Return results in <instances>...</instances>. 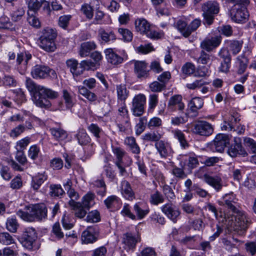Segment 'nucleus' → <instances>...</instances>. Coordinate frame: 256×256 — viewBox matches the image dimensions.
<instances>
[{
    "instance_id": "1",
    "label": "nucleus",
    "mask_w": 256,
    "mask_h": 256,
    "mask_svg": "<svg viewBox=\"0 0 256 256\" xmlns=\"http://www.w3.org/2000/svg\"><path fill=\"white\" fill-rule=\"evenodd\" d=\"M26 87L32 94V100L38 106L50 108L52 104L48 99L54 100L58 96V93L50 88L36 84L31 78H26Z\"/></svg>"
},
{
    "instance_id": "2",
    "label": "nucleus",
    "mask_w": 256,
    "mask_h": 256,
    "mask_svg": "<svg viewBox=\"0 0 256 256\" xmlns=\"http://www.w3.org/2000/svg\"><path fill=\"white\" fill-rule=\"evenodd\" d=\"M27 211L18 210L16 214L23 220L29 222H44L48 218V208L43 204H32L26 208Z\"/></svg>"
},
{
    "instance_id": "3",
    "label": "nucleus",
    "mask_w": 256,
    "mask_h": 256,
    "mask_svg": "<svg viewBox=\"0 0 256 256\" xmlns=\"http://www.w3.org/2000/svg\"><path fill=\"white\" fill-rule=\"evenodd\" d=\"M56 34L51 28H46L42 32L38 42L39 46L46 52H54L56 48L55 40Z\"/></svg>"
},
{
    "instance_id": "4",
    "label": "nucleus",
    "mask_w": 256,
    "mask_h": 256,
    "mask_svg": "<svg viewBox=\"0 0 256 256\" xmlns=\"http://www.w3.org/2000/svg\"><path fill=\"white\" fill-rule=\"evenodd\" d=\"M202 8L206 22L208 25L212 24L214 22V15L219 12L218 4L216 1H208L202 4Z\"/></svg>"
},
{
    "instance_id": "5",
    "label": "nucleus",
    "mask_w": 256,
    "mask_h": 256,
    "mask_svg": "<svg viewBox=\"0 0 256 256\" xmlns=\"http://www.w3.org/2000/svg\"><path fill=\"white\" fill-rule=\"evenodd\" d=\"M31 74L33 78L36 79H44L48 77L54 78L57 77L54 70L47 66L40 64H37L33 67Z\"/></svg>"
},
{
    "instance_id": "6",
    "label": "nucleus",
    "mask_w": 256,
    "mask_h": 256,
    "mask_svg": "<svg viewBox=\"0 0 256 256\" xmlns=\"http://www.w3.org/2000/svg\"><path fill=\"white\" fill-rule=\"evenodd\" d=\"M246 6H235L230 11L232 20L237 23H245L249 18V14Z\"/></svg>"
},
{
    "instance_id": "7",
    "label": "nucleus",
    "mask_w": 256,
    "mask_h": 256,
    "mask_svg": "<svg viewBox=\"0 0 256 256\" xmlns=\"http://www.w3.org/2000/svg\"><path fill=\"white\" fill-rule=\"evenodd\" d=\"M36 238L37 234L34 228H27L24 230L20 240L23 246L28 250H32Z\"/></svg>"
},
{
    "instance_id": "8",
    "label": "nucleus",
    "mask_w": 256,
    "mask_h": 256,
    "mask_svg": "<svg viewBox=\"0 0 256 256\" xmlns=\"http://www.w3.org/2000/svg\"><path fill=\"white\" fill-rule=\"evenodd\" d=\"M140 241V236L137 232H128L122 235V242L124 244V248L126 251H133L136 244Z\"/></svg>"
},
{
    "instance_id": "9",
    "label": "nucleus",
    "mask_w": 256,
    "mask_h": 256,
    "mask_svg": "<svg viewBox=\"0 0 256 256\" xmlns=\"http://www.w3.org/2000/svg\"><path fill=\"white\" fill-rule=\"evenodd\" d=\"M146 103V96L142 94L136 95L132 100V112L134 116H140L144 112V106Z\"/></svg>"
},
{
    "instance_id": "10",
    "label": "nucleus",
    "mask_w": 256,
    "mask_h": 256,
    "mask_svg": "<svg viewBox=\"0 0 256 256\" xmlns=\"http://www.w3.org/2000/svg\"><path fill=\"white\" fill-rule=\"evenodd\" d=\"M238 198L233 192L224 194L218 201L219 205L224 206L233 212H237Z\"/></svg>"
},
{
    "instance_id": "11",
    "label": "nucleus",
    "mask_w": 256,
    "mask_h": 256,
    "mask_svg": "<svg viewBox=\"0 0 256 256\" xmlns=\"http://www.w3.org/2000/svg\"><path fill=\"white\" fill-rule=\"evenodd\" d=\"M218 56L222 59L219 67V71L222 72H228L230 67L232 60L229 50L226 48H222L218 52Z\"/></svg>"
},
{
    "instance_id": "12",
    "label": "nucleus",
    "mask_w": 256,
    "mask_h": 256,
    "mask_svg": "<svg viewBox=\"0 0 256 256\" xmlns=\"http://www.w3.org/2000/svg\"><path fill=\"white\" fill-rule=\"evenodd\" d=\"M235 213L236 214L235 216V222H234V230H246L250 222V218L246 213L242 212H239L238 210H237V212Z\"/></svg>"
},
{
    "instance_id": "13",
    "label": "nucleus",
    "mask_w": 256,
    "mask_h": 256,
    "mask_svg": "<svg viewBox=\"0 0 256 256\" xmlns=\"http://www.w3.org/2000/svg\"><path fill=\"white\" fill-rule=\"evenodd\" d=\"M132 62L134 66V72L138 78L146 79L149 77L148 64L145 61L134 60Z\"/></svg>"
},
{
    "instance_id": "14",
    "label": "nucleus",
    "mask_w": 256,
    "mask_h": 256,
    "mask_svg": "<svg viewBox=\"0 0 256 256\" xmlns=\"http://www.w3.org/2000/svg\"><path fill=\"white\" fill-rule=\"evenodd\" d=\"M162 212L174 223L176 222L180 212L179 209L172 203H167L160 208Z\"/></svg>"
},
{
    "instance_id": "15",
    "label": "nucleus",
    "mask_w": 256,
    "mask_h": 256,
    "mask_svg": "<svg viewBox=\"0 0 256 256\" xmlns=\"http://www.w3.org/2000/svg\"><path fill=\"white\" fill-rule=\"evenodd\" d=\"M98 232L96 226H88L82 234V244H92L98 240Z\"/></svg>"
},
{
    "instance_id": "16",
    "label": "nucleus",
    "mask_w": 256,
    "mask_h": 256,
    "mask_svg": "<svg viewBox=\"0 0 256 256\" xmlns=\"http://www.w3.org/2000/svg\"><path fill=\"white\" fill-rule=\"evenodd\" d=\"M222 38L220 36L212 37L210 38H206L200 44V48L202 50L210 52L217 48L221 43Z\"/></svg>"
},
{
    "instance_id": "17",
    "label": "nucleus",
    "mask_w": 256,
    "mask_h": 256,
    "mask_svg": "<svg viewBox=\"0 0 256 256\" xmlns=\"http://www.w3.org/2000/svg\"><path fill=\"white\" fill-rule=\"evenodd\" d=\"M104 54L108 62L114 65L120 64L124 60L127 59V56L124 54L122 56H120L111 48L106 49Z\"/></svg>"
},
{
    "instance_id": "18",
    "label": "nucleus",
    "mask_w": 256,
    "mask_h": 256,
    "mask_svg": "<svg viewBox=\"0 0 256 256\" xmlns=\"http://www.w3.org/2000/svg\"><path fill=\"white\" fill-rule=\"evenodd\" d=\"M182 97L180 94H175L170 97L168 104V108L170 112L179 110L182 112L184 108Z\"/></svg>"
},
{
    "instance_id": "19",
    "label": "nucleus",
    "mask_w": 256,
    "mask_h": 256,
    "mask_svg": "<svg viewBox=\"0 0 256 256\" xmlns=\"http://www.w3.org/2000/svg\"><path fill=\"white\" fill-rule=\"evenodd\" d=\"M231 136L226 134H220L216 136L214 141V146L216 152H222L230 144Z\"/></svg>"
},
{
    "instance_id": "20",
    "label": "nucleus",
    "mask_w": 256,
    "mask_h": 256,
    "mask_svg": "<svg viewBox=\"0 0 256 256\" xmlns=\"http://www.w3.org/2000/svg\"><path fill=\"white\" fill-rule=\"evenodd\" d=\"M228 154L232 158H235L238 156L245 157L248 156V152L242 146L241 142L234 140V143L228 150Z\"/></svg>"
},
{
    "instance_id": "21",
    "label": "nucleus",
    "mask_w": 256,
    "mask_h": 256,
    "mask_svg": "<svg viewBox=\"0 0 256 256\" xmlns=\"http://www.w3.org/2000/svg\"><path fill=\"white\" fill-rule=\"evenodd\" d=\"M44 5V9L46 10L50 14V2L46 0H29L28 8L29 12H32L36 14Z\"/></svg>"
},
{
    "instance_id": "22",
    "label": "nucleus",
    "mask_w": 256,
    "mask_h": 256,
    "mask_svg": "<svg viewBox=\"0 0 256 256\" xmlns=\"http://www.w3.org/2000/svg\"><path fill=\"white\" fill-rule=\"evenodd\" d=\"M204 182L212 187L216 192L222 190L223 184L221 178L218 176H211L208 174L204 175Z\"/></svg>"
},
{
    "instance_id": "23",
    "label": "nucleus",
    "mask_w": 256,
    "mask_h": 256,
    "mask_svg": "<svg viewBox=\"0 0 256 256\" xmlns=\"http://www.w3.org/2000/svg\"><path fill=\"white\" fill-rule=\"evenodd\" d=\"M154 146L162 158H166L172 152V148L168 142L160 140L155 143Z\"/></svg>"
},
{
    "instance_id": "24",
    "label": "nucleus",
    "mask_w": 256,
    "mask_h": 256,
    "mask_svg": "<svg viewBox=\"0 0 256 256\" xmlns=\"http://www.w3.org/2000/svg\"><path fill=\"white\" fill-rule=\"evenodd\" d=\"M120 192L122 196L129 200H132L135 198V194L132 190L130 182L126 180H122L120 184Z\"/></svg>"
},
{
    "instance_id": "25",
    "label": "nucleus",
    "mask_w": 256,
    "mask_h": 256,
    "mask_svg": "<svg viewBox=\"0 0 256 256\" xmlns=\"http://www.w3.org/2000/svg\"><path fill=\"white\" fill-rule=\"evenodd\" d=\"M98 36L100 37V41L102 44L109 43L114 42L116 39V35L114 32L110 29L100 28L98 31Z\"/></svg>"
},
{
    "instance_id": "26",
    "label": "nucleus",
    "mask_w": 256,
    "mask_h": 256,
    "mask_svg": "<svg viewBox=\"0 0 256 256\" xmlns=\"http://www.w3.org/2000/svg\"><path fill=\"white\" fill-rule=\"evenodd\" d=\"M204 105L203 100L198 97L193 98L189 102L188 106L190 109L188 110V114L192 113V116H196L198 114V110L200 109Z\"/></svg>"
},
{
    "instance_id": "27",
    "label": "nucleus",
    "mask_w": 256,
    "mask_h": 256,
    "mask_svg": "<svg viewBox=\"0 0 256 256\" xmlns=\"http://www.w3.org/2000/svg\"><path fill=\"white\" fill-rule=\"evenodd\" d=\"M104 204L106 208L110 211L114 212L118 210L120 206V200L115 195L108 196L104 200Z\"/></svg>"
},
{
    "instance_id": "28",
    "label": "nucleus",
    "mask_w": 256,
    "mask_h": 256,
    "mask_svg": "<svg viewBox=\"0 0 256 256\" xmlns=\"http://www.w3.org/2000/svg\"><path fill=\"white\" fill-rule=\"evenodd\" d=\"M68 204L72 207L74 210V215L76 218H82L86 216L87 213L86 208H85L81 203L69 201Z\"/></svg>"
},
{
    "instance_id": "29",
    "label": "nucleus",
    "mask_w": 256,
    "mask_h": 256,
    "mask_svg": "<svg viewBox=\"0 0 256 256\" xmlns=\"http://www.w3.org/2000/svg\"><path fill=\"white\" fill-rule=\"evenodd\" d=\"M96 45L94 42H86L81 44L79 50V55L82 58L86 57L88 56L90 52L95 50Z\"/></svg>"
},
{
    "instance_id": "30",
    "label": "nucleus",
    "mask_w": 256,
    "mask_h": 256,
    "mask_svg": "<svg viewBox=\"0 0 256 256\" xmlns=\"http://www.w3.org/2000/svg\"><path fill=\"white\" fill-rule=\"evenodd\" d=\"M134 25L135 28L137 32L145 35L150 27V23L144 18H137L135 20Z\"/></svg>"
},
{
    "instance_id": "31",
    "label": "nucleus",
    "mask_w": 256,
    "mask_h": 256,
    "mask_svg": "<svg viewBox=\"0 0 256 256\" xmlns=\"http://www.w3.org/2000/svg\"><path fill=\"white\" fill-rule=\"evenodd\" d=\"M118 114L123 118V121L120 124L119 128H126L130 126L129 118L128 117V111L126 108L125 102H122V105L118 109Z\"/></svg>"
},
{
    "instance_id": "32",
    "label": "nucleus",
    "mask_w": 256,
    "mask_h": 256,
    "mask_svg": "<svg viewBox=\"0 0 256 256\" xmlns=\"http://www.w3.org/2000/svg\"><path fill=\"white\" fill-rule=\"evenodd\" d=\"M134 210L138 220L144 218L150 212L148 207L145 204L137 202L134 206Z\"/></svg>"
},
{
    "instance_id": "33",
    "label": "nucleus",
    "mask_w": 256,
    "mask_h": 256,
    "mask_svg": "<svg viewBox=\"0 0 256 256\" xmlns=\"http://www.w3.org/2000/svg\"><path fill=\"white\" fill-rule=\"evenodd\" d=\"M45 172L38 173L32 178L31 186L35 190H38L42 184L47 180Z\"/></svg>"
},
{
    "instance_id": "34",
    "label": "nucleus",
    "mask_w": 256,
    "mask_h": 256,
    "mask_svg": "<svg viewBox=\"0 0 256 256\" xmlns=\"http://www.w3.org/2000/svg\"><path fill=\"white\" fill-rule=\"evenodd\" d=\"M66 64L74 76H78L82 74L80 64V63L78 64L77 60L72 58L70 59L66 60Z\"/></svg>"
},
{
    "instance_id": "35",
    "label": "nucleus",
    "mask_w": 256,
    "mask_h": 256,
    "mask_svg": "<svg viewBox=\"0 0 256 256\" xmlns=\"http://www.w3.org/2000/svg\"><path fill=\"white\" fill-rule=\"evenodd\" d=\"M91 184L94 188H96L98 189L96 190L97 194L102 197L104 196L106 193V184L103 179H98L92 182Z\"/></svg>"
},
{
    "instance_id": "36",
    "label": "nucleus",
    "mask_w": 256,
    "mask_h": 256,
    "mask_svg": "<svg viewBox=\"0 0 256 256\" xmlns=\"http://www.w3.org/2000/svg\"><path fill=\"white\" fill-rule=\"evenodd\" d=\"M78 92L85 97L88 101L94 102L96 100L97 96L96 94L90 92L84 86H80L78 87Z\"/></svg>"
},
{
    "instance_id": "37",
    "label": "nucleus",
    "mask_w": 256,
    "mask_h": 256,
    "mask_svg": "<svg viewBox=\"0 0 256 256\" xmlns=\"http://www.w3.org/2000/svg\"><path fill=\"white\" fill-rule=\"evenodd\" d=\"M116 94L118 101L125 102L128 96L129 91L125 85L119 84L116 86Z\"/></svg>"
},
{
    "instance_id": "38",
    "label": "nucleus",
    "mask_w": 256,
    "mask_h": 256,
    "mask_svg": "<svg viewBox=\"0 0 256 256\" xmlns=\"http://www.w3.org/2000/svg\"><path fill=\"white\" fill-rule=\"evenodd\" d=\"M164 202L163 194L158 190L154 191L150 195V202L152 204L158 206Z\"/></svg>"
},
{
    "instance_id": "39",
    "label": "nucleus",
    "mask_w": 256,
    "mask_h": 256,
    "mask_svg": "<svg viewBox=\"0 0 256 256\" xmlns=\"http://www.w3.org/2000/svg\"><path fill=\"white\" fill-rule=\"evenodd\" d=\"M124 144L128 146L130 151L133 153L138 154L140 152V148L136 143L134 137L129 136L126 138L124 140Z\"/></svg>"
},
{
    "instance_id": "40",
    "label": "nucleus",
    "mask_w": 256,
    "mask_h": 256,
    "mask_svg": "<svg viewBox=\"0 0 256 256\" xmlns=\"http://www.w3.org/2000/svg\"><path fill=\"white\" fill-rule=\"evenodd\" d=\"M32 58V54L28 51L22 50L17 54L16 62L20 64L24 61V64L26 66Z\"/></svg>"
},
{
    "instance_id": "41",
    "label": "nucleus",
    "mask_w": 256,
    "mask_h": 256,
    "mask_svg": "<svg viewBox=\"0 0 256 256\" xmlns=\"http://www.w3.org/2000/svg\"><path fill=\"white\" fill-rule=\"evenodd\" d=\"M64 193V191L60 184H52L50 186L49 194L51 196L60 197Z\"/></svg>"
},
{
    "instance_id": "42",
    "label": "nucleus",
    "mask_w": 256,
    "mask_h": 256,
    "mask_svg": "<svg viewBox=\"0 0 256 256\" xmlns=\"http://www.w3.org/2000/svg\"><path fill=\"white\" fill-rule=\"evenodd\" d=\"M176 26L184 37L188 38L190 36L188 26L186 22L182 20H178L176 23Z\"/></svg>"
},
{
    "instance_id": "43",
    "label": "nucleus",
    "mask_w": 256,
    "mask_h": 256,
    "mask_svg": "<svg viewBox=\"0 0 256 256\" xmlns=\"http://www.w3.org/2000/svg\"><path fill=\"white\" fill-rule=\"evenodd\" d=\"M162 134L158 131H154L148 132L142 136L143 140L147 141L158 142L162 138Z\"/></svg>"
},
{
    "instance_id": "44",
    "label": "nucleus",
    "mask_w": 256,
    "mask_h": 256,
    "mask_svg": "<svg viewBox=\"0 0 256 256\" xmlns=\"http://www.w3.org/2000/svg\"><path fill=\"white\" fill-rule=\"evenodd\" d=\"M54 138L58 140H63L67 137V132L64 129H50Z\"/></svg>"
},
{
    "instance_id": "45",
    "label": "nucleus",
    "mask_w": 256,
    "mask_h": 256,
    "mask_svg": "<svg viewBox=\"0 0 256 256\" xmlns=\"http://www.w3.org/2000/svg\"><path fill=\"white\" fill-rule=\"evenodd\" d=\"M81 70H82V74L84 70H95L98 68V65L96 63L92 62L91 60H83L80 62Z\"/></svg>"
},
{
    "instance_id": "46",
    "label": "nucleus",
    "mask_w": 256,
    "mask_h": 256,
    "mask_svg": "<svg viewBox=\"0 0 256 256\" xmlns=\"http://www.w3.org/2000/svg\"><path fill=\"white\" fill-rule=\"evenodd\" d=\"M94 197V194L91 192H88L83 197L82 204L86 208L87 210L93 205Z\"/></svg>"
},
{
    "instance_id": "47",
    "label": "nucleus",
    "mask_w": 256,
    "mask_h": 256,
    "mask_svg": "<svg viewBox=\"0 0 256 256\" xmlns=\"http://www.w3.org/2000/svg\"><path fill=\"white\" fill-rule=\"evenodd\" d=\"M6 122H20L23 120V117L22 116L15 112L8 111L6 112Z\"/></svg>"
},
{
    "instance_id": "48",
    "label": "nucleus",
    "mask_w": 256,
    "mask_h": 256,
    "mask_svg": "<svg viewBox=\"0 0 256 256\" xmlns=\"http://www.w3.org/2000/svg\"><path fill=\"white\" fill-rule=\"evenodd\" d=\"M174 138L179 141L182 148L185 149L188 147L189 144L186 140L184 135L180 130H174Z\"/></svg>"
},
{
    "instance_id": "49",
    "label": "nucleus",
    "mask_w": 256,
    "mask_h": 256,
    "mask_svg": "<svg viewBox=\"0 0 256 256\" xmlns=\"http://www.w3.org/2000/svg\"><path fill=\"white\" fill-rule=\"evenodd\" d=\"M6 225L7 230L12 232H16L18 227L17 220L14 217L8 218Z\"/></svg>"
},
{
    "instance_id": "50",
    "label": "nucleus",
    "mask_w": 256,
    "mask_h": 256,
    "mask_svg": "<svg viewBox=\"0 0 256 256\" xmlns=\"http://www.w3.org/2000/svg\"><path fill=\"white\" fill-rule=\"evenodd\" d=\"M100 220V214L96 210H92L88 214L85 220L88 222H97Z\"/></svg>"
},
{
    "instance_id": "51",
    "label": "nucleus",
    "mask_w": 256,
    "mask_h": 256,
    "mask_svg": "<svg viewBox=\"0 0 256 256\" xmlns=\"http://www.w3.org/2000/svg\"><path fill=\"white\" fill-rule=\"evenodd\" d=\"M118 32L122 36L124 41L130 42L132 40L133 34L130 30L127 28H119Z\"/></svg>"
},
{
    "instance_id": "52",
    "label": "nucleus",
    "mask_w": 256,
    "mask_h": 256,
    "mask_svg": "<svg viewBox=\"0 0 256 256\" xmlns=\"http://www.w3.org/2000/svg\"><path fill=\"white\" fill-rule=\"evenodd\" d=\"M14 242V240L10 234L6 232L0 233V243L5 245H10Z\"/></svg>"
},
{
    "instance_id": "53",
    "label": "nucleus",
    "mask_w": 256,
    "mask_h": 256,
    "mask_svg": "<svg viewBox=\"0 0 256 256\" xmlns=\"http://www.w3.org/2000/svg\"><path fill=\"white\" fill-rule=\"evenodd\" d=\"M80 11L85 15L86 18L89 20L92 19L94 16V9L92 7L88 4H82L80 8Z\"/></svg>"
},
{
    "instance_id": "54",
    "label": "nucleus",
    "mask_w": 256,
    "mask_h": 256,
    "mask_svg": "<svg viewBox=\"0 0 256 256\" xmlns=\"http://www.w3.org/2000/svg\"><path fill=\"white\" fill-rule=\"evenodd\" d=\"M112 152L116 157L114 162H123V158L126 154V151L120 147L112 146Z\"/></svg>"
},
{
    "instance_id": "55",
    "label": "nucleus",
    "mask_w": 256,
    "mask_h": 256,
    "mask_svg": "<svg viewBox=\"0 0 256 256\" xmlns=\"http://www.w3.org/2000/svg\"><path fill=\"white\" fill-rule=\"evenodd\" d=\"M242 45V42L232 40L230 42V49L234 55H236L240 51Z\"/></svg>"
},
{
    "instance_id": "56",
    "label": "nucleus",
    "mask_w": 256,
    "mask_h": 256,
    "mask_svg": "<svg viewBox=\"0 0 256 256\" xmlns=\"http://www.w3.org/2000/svg\"><path fill=\"white\" fill-rule=\"evenodd\" d=\"M62 98L68 108H70L73 106L74 100L72 96L66 90H62Z\"/></svg>"
},
{
    "instance_id": "57",
    "label": "nucleus",
    "mask_w": 256,
    "mask_h": 256,
    "mask_svg": "<svg viewBox=\"0 0 256 256\" xmlns=\"http://www.w3.org/2000/svg\"><path fill=\"white\" fill-rule=\"evenodd\" d=\"M134 158L136 160V164L138 166L140 172L145 176H147V168L143 160L140 158L138 155L135 156Z\"/></svg>"
},
{
    "instance_id": "58",
    "label": "nucleus",
    "mask_w": 256,
    "mask_h": 256,
    "mask_svg": "<svg viewBox=\"0 0 256 256\" xmlns=\"http://www.w3.org/2000/svg\"><path fill=\"white\" fill-rule=\"evenodd\" d=\"M196 70L195 66L191 62H186L182 68V73L185 75L190 76Z\"/></svg>"
},
{
    "instance_id": "59",
    "label": "nucleus",
    "mask_w": 256,
    "mask_h": 256,
    "mask_svg": "<svg viewBox=\"0 0 256 256\" xmlns=\"http://www.w3.org/2000/svg\"><path fill=\"white\" fill-rule=\"evenodd\" d=\"M3 84L4 86L14 87L16 86V80L13 76L5 74L2 79Z\"/></svg>"
},
{
    "instance_id": "60",
    "label": "nucleus",
    "mask_w": 256,
    "mask_h": 256,
    "mask_svg": "<svg viewBox=\"0 0 256 256\" xmlns=\"http://www.w3.org/2000/svg\"><path fill=\"white\" fill-rule=\"evenodd\" d=\"M77 138L79 144L81 145L86 144L90 141V138L84 132V129H81L77 134Z\"/></svg>"
},
{
    "instance_id": "61",
    "label": "nucleus",
    "mask_w": 256,
    "mask_h": 256,
    "mask_svg": "<svg viewBox=\"0 0 256 256\" xmlns=\"http://www.w3.org/2000/svg\"><path fill=\"white\" fill-rule=\"evenodd\" d=\"M163 193L168 200L171 202L175 198V194L172 188L168 185H164L163 186Z\"/></svg>"
},
{
    "instance_id": "62",
    "label": "nucleus",
    "mask_w": 256,
    "mask_h": 256,
    "mask_svg": "<svg viewBox=\"0 0 256 256\" xmlns=\"http://www.w3.org/2000/svg\"><path fill=\"white\" fill-rule=\"evenodd\" d=\"M120 214L124 216H127L130 218L135 220L136 216L132 214L130 210V206L128 204H124Z\"/></svg>"
},
{
    "instance_id": "63",
    "label": "nucleus",
    "mask_w": 256,
    "mask_h": 256,
    "mask_svg": "<svg viewBox=\"0 0 256 256\" xmlns=\"http://www.w3.org/2000/svg\"><path fill=\"white\" fill-rule=\"evenodd\" d=\"M211 61V55L204 50H202L198 59V62L203 64H207Z\"/></svg>"
},
{
    "instance_id": "64",
    "label": "nucleus",
    "mask_w": 256,
    "mask_h": 256,
    "mask_svg": "<svg viewBox=\"0 0 256 256\" xmlns=\"http://www.w3.org/2000/svg\"><path fill=\"white\" fill-rule=\"evenodd\" d=\"M245 146L254 154H256V141L253 139L246 137L244 140Z\"/></svg>"
}]
</instances>
